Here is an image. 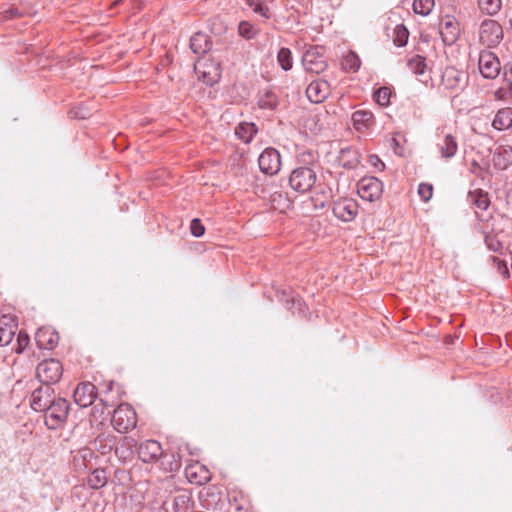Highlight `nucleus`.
Wrapping results in <instances>:
<instances>
[{
	"instance_id": "nucleus-30",
	"label": "nucleus",
	"mask_w": 512,
	"mask_h": 512,
	"mask_svg": "<svg viewBox=\"0 0 512 512\" xmlns=\"http://www.w3.org/2000/svg\"><path fill=\"white\" fill-rule=\"evenodd\" d=\"M480 10L487 15H495L500 9L502 2L501 0H478Z\"/></svg>"
},
{
	"instance_id": "nucleus-44",
	"label": "nucleus",
	"mask_w": 512,
	"mask_h": 512,
	"mask_svg": "<svg viewBox=\"0 0 512 512\" xmlns=\"http://www.w3.org/2000/svg\"><path fill=\"white\" fill-rule=\"evenodd\" d=\"M253 11L255 13L261 14L265 18H269V9L267 7L262 6L261 4H255L253 7Z\"/></svg>"
},
{
	"instance_id": "nucleus-24",
	"label": "nucleus",
	"mask_w": 512,
	"mask_h": 512,
	"mask_svg": "<svg viewBox=\"0 0 512 512\" xmlns=\"http://www.w3.org/2000/svg\"><path fill=\"white\" fill-rule=\"evenodd\" d=\"M442 39L446 44H453L459 36L457 23L453 20L446 21L440 30Z\"/></svg>"
},
{
	"instance_id": "nucleus-33",
	"label": "nucleus",
	"mask_w": 512,
	"mask_h": 512,
	"mask_svg": "<svg viewBox=\"0 0 512 512\" xmlns=\"http://www.w3.org/2000/svg\"><path fill=\"white\" fill-rule=\"evenodd\" d=\"M277 60L281 68L288 71L292 68V54L288 48H281L277 54Z\"/></svg>"
},
{
	"instance_id": "nucleus-40",
	"label": "nucleus",
	"mask_w": 512,
	"mask_h": 512,
	"mask_svg": "<svg viewBox=\"0 0 512 512\" xmlns=\"http://www.w3.org/2000/svg\"><path fill=\"white\" fill-rule=\"evenodd\" d=\"M3 18L13 19V18H20L23 16V13L16 7H10L2 12Z\"/></svg>"
},
{
	"instance_id": "nucleus-9",
	"label": "nucleus",
	"mask_w": 512,
	"mask_h": 512,
	"mask_svg": "<svg viewBox=\"0 0 512 512\" xmlns=\"http://www.w3.org/2000/svg\"><path fill=\"white\" fill-rule=\"evenodd\" d=\"M260 170L268 175H274L280 170L281 159L279 152L274 148H266L258 158Z\"/></svg>"
},
{
	"instance_id": "nucleus-37",
	"label": "nucleus",
	"mask_w": 512,
	"mask_h": 512,
	"mask_svg": "<svg viewBox=\"0 0 512 512\" xmlns=\"http://www.w3.org/2000/svg\"><path fill=\"white\" fill-rule=\"evenodd\" d=\"M238 31L239 34L246 39H252L256 35V29L247 21H242L239 23Z\"/></svg>"
},
{
	"instance_id": "nucleus-15",
	"label": "nucleus",
	"mask_w": 512,
	"mask_h": 512,
	"mask_svg": "<svg viewBox=\"0 0 512 512\" xmlns=\"http://www.w3.org/2000/svg\"><path fill=\"white\" fill-rule=\"evenodd\" d=\"M197 72L201 75L203 81L207 85H214L221 78V70L219 63L213 61L204 62L203 64L198 63L195 66Z\"/></svg>"
},
{
	"instance_id": "nucleus-28",
	"label": "nucleus",
	"mask_w": 512,
	"mask_h": 512,
	"mask_svg": "<svg viewBox=\"0 0 512 512\" xmlns=\"http://www.w3.org/2000/svg\"><path fill=\"white\" fill-rule=\"evenodd\" d=\"M107 472L104 469H95L87 478V484L92 489H100L107 483Z\"/></svg>"
},
{
	"instance_id": "nucleus-49",
	"label": "nucleus",
	"mask_w": 512,
	"mask_h": 512,
	"mask_svg": "<svg viewBox=\"0 0 512 512\" xmlns=\"http://www.w3.org/2000/svg\"><path fill=\"white\" fill-rule=\"evenodd\" d=\"M106 449H108V450L110 451V450L112 449V446H111V445H109V446L107 447V445H105V446L103 447V453H105V452H106Z\"/></svg>"
},
{
	"instance_id": "nucleus-20",
	"label": "nucleus",
	"mask_w": 512,
	"mask_h": 512,
	"mask_svg": "<svg viewBox=\"0 0 512 512\" xmlns=\"http://www.w3.org/2000/svg\"><path fill=\"white\" fill-rule=\"evenodd\" d=\"M211 41L204 33L198 32L190 38V48L193 53L202 55L211 49Z\"/></svg>"
},
{
	"instance_id": "nucleus-50",
	"label": "nucleus",
	"mask_w": 512,
	"mask_h": 512,
	"mask_svg": "<svg viewBox=\"0 0 512 512\" xmlns=\"http://www.w3.org/2000/svg\"><path fill=\"white\" fill-rule=\"evenodd\" d=\"M100 402L103 404V406L108 407V404L103 399H100Z\"/></svg>"
},
{
	"instance_id": "nucleus-13",
	"label": "nucleus",
	"mask_w": 512,
	"mask_h": 512,
	"mask_svg": "<svg viewBox=\"0 0 512 512\" xmlns=\"http://www.w3.org/2000/svg\"><path fill=\"white\" fill-rule=\"evenodd\" d=\"M331 87L328 81L317 79L306 88V96L313 103H321L330 95Z\"/></svg>"
},
{
	"instance_id": "nucleus-22",
	"label": "nucleus",
	"mask_w": 512,
	"mask_h": 512,
	"mask_svg": "<svg viewBox=\"0 0 512 512\" xmlns=\"http://www.w3.org/2000/svg\"><path fill=\"white\" fill-rule=\"evenodd\" d=\"M512 125V108L500 109L495 115L492 126L497 130L507 129Z\"/></svg>"
},
{
	"instance_id": "nucleus-18",
	"label": "nucleus",
	"mask_w": 512,
	"mask_h": 512,
	"mask_svg": "<svg viewBox=\"0 0 512 512\" xmlns=\"http://www.w3.org/2000/svg\"><path fill=\"white\" fill-rule=\"evenodd\" d=\"M35 341L40 349L51 350L58 344L59 335L50 327H42L37 330Z\"/></svg>"
},
{
	"instance_id": "nucleus-42",
	"label": "nucleus",
	"mask_w": 512,
	"mask_h": 512,
	"mask_svg": "<svg viewBox=\"0 0 512 512\" xmlns=\"http://www.w3.org/2000/svg\"><path fill=\"white\" fill-rule=\"evenodd\" d=\"M485 242L487 244V247L494 252H497L501 247L500 242L491 237H486Z\"/></svg>"
},
{
	"instance_id": "nucleus-10",
	"label": "nucleus",
	"mask_w": 512,
	"mask_h": 512,
	"mask_svg": "<svg viewBox=\"0 0 512 512\" xmlns=\"http://www.w3.org/2000/svg\"><path fill=\"white\" fill-rule=\"evenodd\" d=\"M320 50V48L314 47L304 53L302 63L307 71L319 74L326 69L327 63Z\"/></svg>"
},
{
	"instance_id": "nucleus-16",
	"label": "nucleus",
	"mask_w": 512,
	"mask_h": 512,
	"mask_svg": "<svg viewBox=\"0 0 512 512\" xmlns=\"http://www.w3.org/2000/svg\"><path fill=\"white\" fill-rule=\"evenodd\" d=\"M17 330V324L11 315L1 314L0 317V347L9 345Z\"/></svg>"
},
{
	"instance_id": "nucleus-26",
	"label": "nucleus",
	"mask_w": 512,
	"mask_h": 512,
	"mask_svg": "<svg viewBox=\"0 0 512 512\" xmlns=\"http://www.w3.org/2000/svg\"><path fill=\"white\" fill-rule=\"evenodd\" d=\"M278 105V97L271 90L264 91L258 98V106L260 109L273 111L278 107Z\"/></svg>"
},
{
	"instance_id": "nucleus-31",
	"label": "nucleus",
	"mask_w": 512,
	"mask_h": 512,
	"mask_svg": "<svg viewBox=\"0 0 512 512\" xmlns=\"http://www.w3.org/2000/svg\"><path fill=\"white\" fill-rule=\"evenodd\" d=\"M373 119V114L369 111L359 110L352 114V121L356 129H360L363 126H367Z\"/></svg>"
},
{
	"instance_id": "nucleus-53",
	"label": "nucleus",
	"mask_w": 512,
	"mask_h": 512,
	"mask_svg": "<svg viewBox=\"0 0 512 512\" xmlns=\"http://www.w3.org/2000/svg\"><path fill=\"white\" fill-rule=\"evenodd\" d=\"M501 92H502V89H499V90L496 92V95H499Z\"/></svg>"
},
{
	"instance_id": "nucleus-14",
	"label": "nucleus",
	"mask_w": 512,
	"mask_h": 512,
	"mask_svg": "<svg viewBox=\"0 0 512 512\" xmlns=\"http://www.w3.org/2000/svg\"><path fill=\"white\" fill-rule=\"evenodd\" d=\"M138 455L143 462L150 463L158 460L163 455V450L158 441L146 440L140 444Z\"/></svg>"
},
{
	"instance_id": "nucleus-12",
	"label": "nucleus",
	"mask_w": 512,
	"mask_h": 512,
	"mask_svg": "<svg viewBox=\"0 0 512 512\" xmlns=\"http://www.w3.org/2000/svg\"><path fill=\"white\" fill-rule=\"evenodd\" d=\"M73 397L77 405L88 407L97 397L96 387L91 382H82L75 388Z\"/></svg>"
},
{
	"instance_id": "nucleus-45",
	"label": "nucleus",
	"mask_w": 512,
	"mask_h": 512,
	"mask_svg": "<svg viewBox=\"0 0 512 512\" xmlns=\"http://www.w3.org/2000/svg\"><path fill=\"white\" fill-rule=\"evenodd\" d=\"M504 79L512 86V65L503 67Z\"/></svg>"
},
{
	"instance_id": "nucleus-4",
	"label": "nucleus",
	"mask_w": 512,
	"mask_h": 512,
	"mask_svg": "<svg viewBox=\"0 0 512 512\" xmlns=\"http://www.w3.org/2000/svg\"><path fill=\"white\" fill-rule=\"evenodd\" d=\"M44 413L46 426L52 430L57 429L67 419L69 403L64 398H54Z\"/></svg>"
},
{
	"instance_id": "nucleus-35",
	"label": "nucleus",
	"mask_w": 512,
	"mask_h": 512,
	"mask_svg": "<svg viewBox=\"0 0 512 512\" xmlns=\"http://www.w3.org/2000/svg\"><path fill=\"white\" fill-rule=\"evenodd\" d=\"M360 59L354 52H349L343 59V68L350 71H357L360 67Z\"/></svg>"
},
{
	"instance_id": "nucleus-6",
	"label": "nucleus",
	"mask_w": 512,
	"mask_h": 512,
	"mask_svg": "<svg viewBox=\"0 0 512 512\" xmlns=\"http://www.w3.org/2000/svg\"><path fill=\"white\" fill-rule=\"evenodd\" d=\"M478 67L481 75L487 79H495L502 70L496 54L486 49L479 54Z\"/></svg>"
},
{
	"instance_id": "nucleus-8",
	"label": "nucleus",
	"mask_w": 512,
	"mask_h": 512,
	"mask_svg": "<svg viewBox=\"0 0 512 512\" xmlns=\"http://www.w3.org/2000/svg\"><path fill=\"white\" fill-rule=\"evenodd\" d=\"M54 399V389L50 386L41 385L36 388L30 398V405L34 411L44 412Z\"/></svg>"
},
{
	"instance_id": "nucleus-29",
	"label": "nucleus",
	"mask_w": 512,
	"mask_h": 512,
	"mask_svg": "<svg viewBox=\"0 0 512 512\" xmlns=\"http://www.w3.org/2000/svg\"><path fill=\"white\" fill-rule=\"evenodd\" d=\"M191 505V497L187 492L174 496L172 509L174 512H188Z\"/></svg>"
},
{
	"instance_id": "nucleus-47",
	"label": "nucleus",
	"mask_w": 512,
	"mask_h": 512,
	"mask_svg": "<svg viewBox=\"0 0 512 512\" xmlns=\"http://www.w3.org/2000/svg\"><path fill=\"white\" fill-rule=\"evenodd\" d=\"M81 455V457L85 460L87 459L88 457H92V451L91 450H88V449H85V450H82L80 451L79 453Z\"/></svg>"
},
{
	"instance_id": "nucleus-39",
	"label": "nucleus",
	"mask_w": 512,
	"mask_h": 512,
	"mask_svg": "<svg viewBox=\"0 0 512 512\" xmlns=\"http://www.w3.org/2000/svg\"><path fill=\"white\" fill-rule=\"evenodd\" d=\"M190 231L193 236L201 237L205 232V227L198 218H195L191 221Z\"/></svg>"
},
{
	"instance_id": "nucleus-34",
	"label": "nucleus",
	"mask_w": 512,
	"mask_h": 512,
	"mask_svg": "<svg viewBox=\"0 0 512 512\" xmlns=\"http://www.w3.org/2000/svg\"><path fill=\"white\" fill-rule=\"evenodd\" d=\"M409 31L404 25H397L394 29V44L398 47H403L407 44Z\"/></svg>"
},
{
	"instance_id": "nucleus-36",
	"label": "nucleus",
	"mask_w": 512,
	"mask_h": 512,
	"mask_svg": "<svg viewBox=\"0 0 512 512\" xmlns=\"http://www.w3.org/2000/svg\"><path fill=\"white\" fill-rule=\"evenodd\" d=\"M391 91L388 87H380L375 93V101L381 106H387L390 102Z\"/></svg>"
},
{
	"instance_id": "nucleus-23",
	"label": "nucleus",
	"mask_w": 512,
	"mask_h": 512,
	"mask_svg": "<svg viewBox=\"0 0 512 512\" xmlns=\"http://www.w3.org/2000/svg\"><path fill=\"white\" fill-rule=\"evenodd\" d=\"M408 67L409 69L417 76L423 77L420 79L422 82H427V76H426V60L423 56L415 55L408 61Z\"/></svg>"
},
{
	"instance_id": "nucleus-38",
	"label": "nucleus",
	"mask_w": 512,
	"mask_h": 512,
	"mask_svg": "<svg viewBox=\"0 0 512 512\" xmlns=\"http://www.w3.org/2000/svg\"><path fill=\"white\" fill-rule=\"evenodd\" d=\"M418 194L423 201L427 202L433 195V186L428 183H421L418 188Z\"/></svg>"
},
{
	"instance_id": "nucleus-3",
	"label": "nucleus",
	"mask_w": 512,
	"mask_h": 512,
	"mask_svg": "<svg viewBox=\"0 0 512 512\" xmlns=\"http://www.w3.org/2000/svg\"><path fill=\"white\" fill-rule=\"evenodd\" d=\"M316 179V172L312 168L301 166L291 172L289 185L296 192L306 193L314 186Z\"/></svg>"
},
{
	"instance_id": "nucleus-1",
	"label": "nucleus",
	"mask_w": 512,
	"mask_h": 512,
	"mask_svg": "<svg viewBox=\"0 0 512 512\" xmlns=\"http://www.w3.org/2000/svg\"><path fill=\"white\" fill-rule=\"evenodd\" d=\"M63 374V366L59 360L46 359L36 367V377L40 383L50 386L59 382Z\"/></svg>"
},
{
	"instance_id": "nucleus-25",
	"label": "nucleus",
	"mask_w": 512,
	"mask_h": 512,
	"mask_svg": "<svg viewBox=\"0 0 512 512\" xmlns=\"http://www.w3.org/2000/svg\"><path fill=\"white\" fill-rule=\"evenodd\" d=\"M439 150L441 153L442 158L449 159L452 158L458 149V145L456 142L455 137H453L451 134H447L442 143H439Z\"/></svg>"
},
{
	"instance_id": "nucleus-32",
	"label": "nucleus",
	"mask_w": 512,
	"mask_h": 512,
	"mask_svg": "<svg viewBox=\"0 0 512 512\" xmlns=\"http://www.w3.org/2000/svg\"><path fill=\"white\" fill-rule=\"evenodd\" d=\"M434 7V0H414L413 11L421 16H427Z\"/></svg>"
},
{
	"instance_id": "nucleus-27",
	"label": "nucleus",
	"mask_w": 512,
	"mask_h": 512,
	"mask_svg": "<svg viewBox=\"0 0 512 512\" xmlns=\"http://www.w3.org/2000/svg\"><path fill=\"white\" fill-rule=\"evenodd\" d=\"M471 203L480 210H486L490 205V199L488 193L481 189L469 192L468 195Z\"/></svg>"
},
{
	"instance_id": "nucleus-52",
	"label": "nucleus",
	"mask_w": 512,
	"mask_h": 512,
	"mask_svg": "<svg viewBox=\"0 0 512 512\" xmlns=\"http://www.w3.org/2000/svg\"><path fill=\"white\" fill-rule=\"evenodd\" d=\"M248 4H249V6H250V7H253V2H252V0H249Z\"/></svg>"
},
{
	"instance_id": "nucleus-51",
	"label": "nucleus",
	"mask_w": 512,
	"mask_h": 512,
	"mask_svg": "<svg viewBox=\"0 0 512 512\" xmlns=\"http://www.w3.org/2000/svg\"><path fill=\"white\" fill-rule=\"evenodd\" d=\"M292 303L294 304L295 302H297L298 304H300V300H295L294 298L291 299Z\"/></svg>"
},
{
	"instance_id": "nucleus-19",
	"label": "nucleus",
	"mask_w": 512,
	"mask_h": 512,
	"mask_svg": "<svg viewBox=\"0 0 512 512\" xmlns=\"http://www.w3.org/2000/svg\"><path fill=\"white\" fill-rule=\"evenodd\" d=\"M493 166L499 170H505L512 164V147L501 146L496 149L492 158Z\"/></svg>"
},
{
	"instance_id": "nucleus-21",
	"label": "nucleus",
	"mask_w": 512,
	"mask_h": 512,
	"mask_svg": "<svg viewBox=\"0 0 512 512\" xmlns=\"http://www.w3.org/2000/svg\"><path fill=\"white\" fill-rule=\"evenodd\" d=\"M258 128L254 123L242 122L235 128V134L244 143H250Z\"/></svg>"
},
{
	"instance_id": "nucleus-7",
	"label": "nucleus",
	"mask_w": 512,
	"mask_h": 512,
	"mask_svg": "<svg viewBox=\"0 0 512 512\" xmlns=\"http://www.w3.org/2000/svg\"><path fill=\"white\" fill-rule=\"evenodd\" d=\"M358 195L370 202L381 198L383 193V184L376 177H364L357 184Z\"/></svg>"
},
{
	"instance_id": "nucleus-41",
	"label": "nucleus",
	"mask_w": 512,
	"mask_h": 512,
	"mask_svg": "<svg viewBox=\"0 0 512 512\" xmlns=\"http://www.w3.org/2000/svg\"><path fill=\"white\" fill-rule=\"evenodd\" d=\"M29 344V336L27 334H22L21 332L17 336V348L16 351L21 353Z\"/></svg>"
},
{
	"instance_id": "nucleus-11",
	"label": "nucleus",
	"mask_w": 512,
	"mask_h": 512,
	"mask_svg": "<svg viewBox=\"0 0 512 512\" xmlns=\"http://www.w3.org/2000/svg\"><path fill=\"white\" fill-rule=\"evenodd\" d=\"M332 211L334 216L341 221L350 222L358 213V205L354 200L344 198L333 203Z\"/></svg>"
},
{
	"instance_id": "nucleus-5",
	"label": "nucleus",
	"mask_w": 512,
	"mask_h": 512,
	"mask_svg": "<svg viewBox=\"0 0 512 512\" xmlns=\"http://www.w3.org/2000/svg\"><path fill=\"white\" fill-rule=\"evenodd\" d=\"M112 424L120 433H126L133 429L137 424V415L135 410L128 404L119 405L114 410Z\"/></svg>"
},
{
	"instance_id": "nucleus-2",
	"label": "nucleus",
	"mask_w": 512,
	"mask_h": 512,
	"mask_svg": "<svg viewBox=\"0 0 512 512\" xmlns=\"http://www.w3.org/2000/svg\"><path fill=\"white\" fill-rule=\"evenodd\" d=\"M479 42L488 49L497 47L504 37L502 26L493 19H485L479 27Z\"/></svg>"
},
{
	"instance_id": "nucleus-17",
	"label": "nucleus",
	"mask_w": 512,
	"mask_h": 512,
	"mask_svg": "<svg viewBox=\"0 0 512 512\" xmlns=\"http://www.w3.org/2000/svg\"><path fill=\"white\" fill-rule=\"evenodd\" d=\"M463 74L454 67H447L443 71L441 85L451 92H458L463 87Z\"/></svg>"
},
{
	"instance_id": "nucleus-54",
	"label": "nucleus",
	"mask_w": 512,
	"mask_h": 512,
	"mask_svg": "<svg viewBox=\"0 0 512 512\" xmlns=\"http://www.w3.org/2000/svg\"><path fill=\"white\" fill-rule=\"evenodd\" d=\"M112 388V382L110 383V385L108 386V389L111 390Z\"/></svg>"
},
{
	"instance_id": "nucleus-48",
	"label": "nucleus",
	"mask_w": 512,
	"mask_h": 512,
	"mask_svg": "<svg viewBox=\"0 0 512 512\" xmlns=\"http://www.w3.org/2000/svg\"><path fill=\"white\" fill-rule=\"evenodd\" d=\"M312 201L314 202V205L315 207H324L325 205V201H318L317 199H315L314 197H312Z\"/></svg>"
},
{
	"instance_id": "nucleus-46",
	"label": "nucleus",
	"mask_w": 512,
	"mask_h": 512,
	"mask_svg": "<svg viewBox=\"0 0 512 512\" xmlns=\"http://www.w3.org/2000/svg\"><path fill=\"white\" fill-rule=\"evenodd\" d=\"M499 271H500V273H501L503 276H505V277L509 276V270H508V268H507L506 264H504V263H503V264H500V263H499Z\"/></svg>"
},
{
	"instance_id": "nucleus-43",
	"label": "nucleus",
	"mask_w": 512,
	"mask_h": 512,
	"mask_svg": "<svg viewBox=\"0 0 512 512\" xmlns=\"http://www.w3.org/2000/svg\"><path fill=\"white\" fill-rule=\"evenodd\" d=\"M369 163L379 170H382L385 167V164L379 159L377 155H371L369 157Z\"/></svg>"
}]
</instances>
